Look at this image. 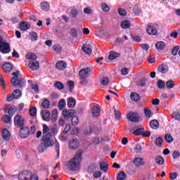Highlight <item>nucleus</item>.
I'll return each mask as SVG.
<instances>
[{
	"instance_id": "nucleus-43",
	"label": "nucleus",
	"mask_w": 180,
	"mask_h": 180,
	"mask_svg": "<svg viewBox=\"0 0 180 180\" xmlns=\"http://www.w3.org/2000/svg\"><path fill=\"white\" fill-rule=\"evenodd\" d=\"M65 101L64 99H60L58 103L59 109L63 110L65 107Z\"/></svg>"
},
{
	"instance_id": "nucleus-61",
	"label": "nucleus",
	"mask_w": 180,
	"mask_h": 180,
	"mask_svg": "<svg viewBox=\"0 0 180 180\" xmlns=\"http://www.w3.org/2000/svg\"><path fill=\"white\" fill-rule=\"evenodd\" d=\"M158 86L160 89H163L165 87V82L162 80L158 82Z\"/></svg>"
},
{
	"instance_id": "nucleus-8",
	"label": "nucleus",
	"mask_w": 180,
	"mask_h": 180,
	"mask_svg": "<svg viewBox=\"0 0 180 180\" xmlns=\"http://www.w3.org/2000/svg\"><path fill=\"white\" fill-rule=\"evenodd\" d=\"M29 134H30V133L27 127H23L20 129V136L21 139H26L28 137Z\"/></svg>"
},
{
	"instance_id": "nucleus-20",
	"label": "nucleus",
	"mask_w": 180,
	"mask_h": 180,
	"mask_svg": "<svg viewBox=\"0 0 180 180\" xmlns=\"http://www.w3.org/2000/svg\"><path fill=\"white\" fill-rule=\"evenodd\" d=\"M146 32L150 35H156L158 32L156 28L152 26H148V28H146Z\"/></svg>"
},
{
	"instance_id": "nucleus-60",
	"label": "nucleus",
	"mask_w": 180,
	"mask_h": 180,
	"mask_svg": "<svg viewBox=\"0 0 180 180\" xmlns=\"http://www.w3.org/2000/svg\"><path fill=\"white\" fill-rule=\"evenodd\" d=\"M141 135L143 137H149L150 136V132L149 131H144L143 129Z\"/></svg>"
},
{
	"instance_id": "nucleus-17",
	"label": "nucleus",
	"mask_w": 180,
	"mask_h": 180,
	"mask_svg": "<svg viewBox=\"0 0 180 180\" xmlns=\"http://www.w3.org/2000/svg\"><path fill=\"white\" fill-rule=\"evenodd\" d=\"M69 147L72 149H77L79 147V141L77 139H73L72 141H70V143H69Z\"/></svg>"
},
{
	"instance_id": "nucleus-2",
	"label": "nucleus",
	"mask_w": 180,
	"mask_h": 180,
	"mask_svg": "<svg viewBox=\"0 0 180 180\" xmlns=\"http://www.w3.org/2000/svg\"><path fill=\"white\" fill-rule=\"evenodd\" d=\"M82 150H79L76 155L68 162V167L70 171H77L82 161Z\"/></svg>"
},
{
	"instance_id": "nucleus-23",
	"label": "nucleus",
	"mask_w": 180,
	"mask_h": 180,
	"mask_svg": "<svg viewBox=\"0 0 180 180\" xmlns=\"http://www.w3.org/2000/svg\"><path fill=\"white\" fill-rule=\"evenodd\" d=\"M143 128L141 127V128H139L138 129H130V132L132 134H134L135 136H140V135H142L143 132Z\"/></svg>"
},
{
	"instance_id": "nucleus-35",
	"label": "nucleus",
	"mask_w": 180,
	"mask_h": 180,
	"mask_svg": "<svg viewBox=\"0 0 180 180\" xmlns=\"http://www.w3.org/2000/svg\"><path fill=\"white\" fill-rule=\"evenodd\" d=\"M50 129L51 131V134L52 136H56L58 134V130L56 124H53Z\"/></svg>"
},
{
	"instance_id": "nucleus-45",
	"label": "nucleus",
	"mask_w": 180,
	"mask_h": 180,
	"mask_svg": "<svg viewBox=\"0 0 180 180\" xmlns=\"http://www.w3.org/2000/svg\"><path fill=\"white\" fill-rule=\"evenodd\" d=\"M163 143V139L162 137H158L155 141V144L158 147H161Z\"/></svg>"
},
{
	"instance_id": "nucleus-14",
	"label": "nucleus",
	"mask_w": 180,
	"mask_h": 180,
	"mask_svg": "<svg viewBox=\"0 0 180 180\" xmlns=\"http://www.w3.org/2000/svg\"><path fill=\"white\" fill-rule=\"evenodd\" d=\"M158 70L159 72L162 74L167 73L169 71V67L167 65H160L158 68Z\"/></svg>"
},
{
	"instance_id": "nucleus-15",
	"label": "nucleus",
	"mask_w": 180,
	"mask_h": 180,
	"mask_svg": "<svg viewBox=\"0 0 180 180\" xmlns=\"http://www.w3.org/2000/svg\"><path fill=\"white\" fill-rule=\"evenodd\" d=\"M101 110L99 106H94L91 110V114L94 117H98L100 116Z\"/></svg>"
},
{
	"instance_id": "nucleus-37",
	"label": "nucleus",
	"mask_w": 180,
	"mask_h": 180,
	"mask_svg": "<svg viewBox=\"0 0 180 180\" xmlns=\"http://www.w3.org/2000/svg\"><path fill=\"white\" fill-rule=\"evenodd\" d=\"M30 115L32 117H35L37 115V109L34 106H32L30 109Z\"/></svg>"
},
{
	"instance_id": "nucleus-16",
	"label": "nucleus",
	"mask_w": 180,
	"mask_h": 180,
	"mask_svg": "<svg viewBox=\"0 0 180 180\" xmlns=\"http://www.w3.org/2000/svg\"><path fill=\"white\" fill-rule=\"evenodd\" d=\"M109 166L108 165L107 162L105 161H101L100 162V169L103 172H107Z\"/></svg>"
},
{
	"instance_id": "nucleus-42",
	"label": "nucleus",
	"mask_w": 180,
	"mask_h": 180,
	"mask_svg": "<svg viewBox=\"0 0 180 180\" xmlns=\"http://www.w3.org/2000/svg\"><path fill=\"white\" fill-rule=\"evenodd\" d=\"M155 161L158 165H162L164 163V159L162 156H157Z\"/></svg>"
},
{
	"instance_id": "nucleus-27",
	"label": "nucleus",
	"mask_w": 180,
	"mask_h": 180,
	"mask_svg": "<svg viewBox=\"0 0 180 180\" xmlns=\"http://www.w3.org/2000/svg\"><path fill=\"white\" fill-rule=\"evenodd\" d=\"M30 24L29 23H20L19 28L21 31H25V30H28L29 29H30Z\"/></svg>"
},
{
	"instance_id": "nucleus-26",
	"label": "nucleus",
	"mask_w": 180,
	"mask_h": 180,
	"mask_svg": "<svg viewBox=\"0 0 180 180\" xmlns=\"http://www.w3.org/2000/svg\"><path fill=\"white\" fill-rule=\"evenodd\" d=\"M130 98L132 101L137 102L140 100V95L136 93L132 92L131 93Z\"/></svg>"
},
{
	"instance_id": "nucleus-29",
	"label": "nucleus",
	"mask_w": 180,
	"mask_h": 180,
	"mask_svg": "<svg viewBox=\"0 0 180 180\" xmlns=\"http://www.w3.org/2000/svg\"><path fill=\"white\" fill-rule=\"evenodd\" d=\"M150 126L152 129H157L159 127H160V124H158V120H153L150 122Z\"/></svg>"
},
{
	"instance_id": "nucleus-1",
	"label": "nucleus",
	"mask_w": 180,
	"mask_h": 180,
	"mask_svg": "<svg viewBox=\"0 0 180 180\" xmlns=\"http://www.w3.org/2000/svg\"><path fill=\"white\" fill-rule=\"evenodd\" d=\"M51 133H48L42 137V143L38 146L39 153H43L47 148L54 146V141L51 139Z\"/></svg>"
},
{
	"instance_id": "nucleus-32",
	"label": "nucleus",
	"mask_w": 180,
	"mask_h": 180,
	"mask_svg": "<svg viewBox=\"0 0 180 180\" xmlns=\"http://www.w3.org/2000/svg\"><path fill=\"white\" fill-rule=\"evenodd\" d=\"M1 120L3 122L6 124H8L11 122V117L7 115H5L4 116L1 117Z\"/></svg>"
},
{
	"instance_id": "nucleus-18",
	"label": "nucleus",
	"mask_w": 180,
	"mask_h": 180,
	"mask_svg": "<svg viewBox=\"0 0 180 180\" xmlns=\"http://www.w3.org/2000/svg\"><path fill=\"white\" fill-rule=\"evenodd\" d=\"M120 56V53L111 51L109 53L108 59L110 60H115L116 58H117Z\"/></svg>"
},
{
	"instance_id": "nucleus-64",
	"label": "nucleus",
	"mask_w": 180,
	"mask_h": 180,
	"mask_svg": "<svg viewBox=\"0 0 180 180\" xmlns=\"http://www.w3.org/2000/svg\"><path fill=\"white\" fill-rule=\"evenodd\" d=\"M67 86H69L70 90H72L74 89L75 84L73 82L69 81L67 82Z\"/></svg>"
},
{
	"instance_id": "nucleus-50",
	"label": "nucleus",
	"mask_w": 180,
	"mask_h": 180,
	"mask_svg": "<svg viewBox=\"0 0 180 180\" xmlns=\"http://www.w3.org/2000/svg\"><path fill=\"white\" fill-rule=\"evenodd\" d=\"M49 105H50V103H49V100H47V99H44V102L41 103V106L44 108H49Z\"/></svg>"
},
{
	"instance_id": "nucleus-51",
	"label": "nucleus",
	"mask_w": 180,
	"mask_h": 180,
	"mask_svg": "<svg viewBox=\"0 0 180 180\" xmlns=\"http://www.w3.org/2000/svg\"><path fill=\"white\" fill-rule=\"evenodd\" d=\"M101 82L102 85L106 86L108 84H109L110 79L107 77H103V79H101Z\"/></svg>"
},
{
	"instance_id": "nucleus-49",
	"label": "nucleus",
	"mask_w": 180,
	"mask_h": 180,
	"mask_svg": "<svg viewBox=\"0 0 180 180\" xmlns=\"http://www.w3.org/2000/svg\"><path fill=\"white\" fill-rule=\"evenodd\" d=\"M79 123V119L78 117L74 116L72 117V124L73 126H77V124Z\"/></svg>"
},
{
	"instance_id": "nucleus-39",
	"label": "nucleus",
	"mask_w": 180,
	"mask_h": 180,
	"mask_svg": "<svg viewBox=\"0 0 180 180\" xmlns=\"http://www.w3.org/2000/svg\"><path fill=\"white\" fill-rule=\"evenodd\" d=\"M144 114L148 119H150V117L153 115V113L148 108H146L144 109Z\"/></svg>"
},
{
	"instance_id": "nucleus-3",
	"label": "nucleus",
	"mask_w": 180,
	"mask_h": 180,
	"mask_svg": "<svg viewBox=\"0 0 180 180\" xmlns=\"http://www.w3.org/2000/svg\"><path fill=\"white\" fill-rule=\"evenodd\" d=\"M19 73L20 72H15L11 73V75H14V77L11 79V82L14 86L24 88L26 84V81L24 79L19 77Z\"/></svg>"
},
{
	"instance_id": "nucleus-54",
	"label": "nucleus",
	"mask_w": 180,
	"mask_h": 180,
	"mask_svg": "<svg viewBox=\"0 0 180 180\" xmlns=\"http://www.w3.org/2000/svg\"><path fill=\"white\" fill-rule=\"evenodd\" d=\"M16 111V108L14 106H11L8 110V114L9 115H13L15 112Z\"/></svg>"
},
{
	"instance_id": "nucleus-34",
	"label": "nucleus",
	"mask_w": 180,
	"mask_h": 180,
	"mask_svg": "<svg viewBox=\"0 0 180 180\" xmlns=\"http://www.w3.org/2000/svg\"><path fill=\"white\" fill-rule=\"evenodd\" d=\"M101 9L103 12H109L110 7L106 3H101Z\"/></svg>"
},
{
	"instance_id": "nucleus-33",
	"label": "nucleus",
	"mask_w": 180,
	"mask_h": 180,
	"mask_svg": "<svg viewBox=\"0 0 180 180\" xmlns=\"http://www.w3.org/2000/svg\"><path fill=\"white\" fill-rule=\"evenodd\" d=\"M25 57L30 60H37V56L35 55L34 53H28Z\"/></svg>"
},
{
	"instance_id": "nucleus-46",
	"label": "nucleus",
	"mask_w": 180,
	"mask_h": 180,
	"mask_svg": "<svg viewBox=\"0 0 180 180\" xmlns=\"http://www.w3.org/2000/svg\"><path fill=\"white\" fill-rule=\"evenodd\" d=\"M165 139L167 143H172L174 141V138L170 134H166Z\"/></svg>"
},
{
	"instance_id": "nucleus-48",
	"label": "nucleus",
	"mask_w": 180,
	"mask_h": 180,
	"mask_svg": "<svg viewBox=\"0 0 180 180\" xmlns=\"http://www.w3.org/2000/svg\"><path fill=\"white\" fill-rule=\"evenodd\" d=\"M0 84L2 86V88H3V90L5 91V89H6V84H5L4 79V77H3L2 75H0Z\"/></svg>"
},
{
	"instance_id": "nucleus-58",
	"label": "nucleus",
	"mask_w": 180,
	"mask_h": 180,
	"mask_svg": "<svg viewBox=\"0 0 180 180\" xmlns=\"http://www.w3.org/2000/svg\"><path fill=\"white\" fill-rule=\"evenodd\" d=\"M29 180H39L38 174H31Z\"/></svg>"
},
{
	"instance_id": "nucleus-10",
	"label": "nucleus",
	"mask_w": 180,
	"mask_h": 180,
	"mask_svg": "<svg viewBox=\"0 0 180 180\" xmlns=\"http://www.w3.org/2000/svg\"><path fill=\"white\" fill-rule=\"evenodd\" d=\"M132 164H134L136 167H141L146 165V162L142 158H135L134 160H132Z\"/></svg>"
},
{
	"instance_id": "nucleus-41",
	"label": "nucleus",
	"mask_w": 180,
	"mask_h": 180,
	"mask_svg": "<svg viewBox=\"0 0 180 180\" xmlns=\"http://www.w3.org/2000/svg\"><path fill=\"white\" fill-rule=\"evenodd\" d=\"M155 46L157 50H163L165 48V43L163 41H158Z\"/></svg>"
},
{
	"instance_id": "nucleus-19",
	"label": "nucleus",
	"mask_w": 180,
	"mask_h": 180,
	"mask_svg": "<svg viewBox=\"0 0 180 180\" xmlns=\"http://www.w3.org/2000/svg\"><path fill=\"white\" fill-rule=\"evenodd\" d=\"M67 68V63L64 61H59L56 63V69L59 70H65Z\"/></svg>"
},
{
	"instance_id": "nucleus-47",
	"label": "nucleus",
	"mask_w": 180,
	"mask_h": 180,
	"mask_svg": "<svg viewBox=\"0 0 180 180\" xmlns=\"http://www.w3.org/2000/svg\"><path fill=\"white\" fill-rule=\"evenodd\" d=\"M30 22H36V23H43V22L40 20H37V18H36V17H34V15H31L30 16Z\"/></svg>"
},
{
	"instance_id": "nucleus-63",
	"label": "nucleus",
	"mask_w": 180,
	"mask_h": 180,
	"mask_svg": "<svg viewBox=\"0 0 180 180\" xmlns=\"http://www.w3.org/2000/svg\"><path fill=\"white\" fill-rule=\"evenodd\" d=\"M101 142V140L99 139L98 137H95L93 139L92 143L94 145H98Z\"/></svg>"
},
{
	"instance_id": "nucleus-13",
	"label": "nucleus",
	"mask_w": 180,
	"mask_h": 180,
	"mask_svg": "<svg viewBox=\"0 0 180 180\" xmlns=\"http://www.w3.org/2000/svg\"><path fill=\"white\" fill-rule=\"evenodd\" d=\"M28 67L32 70H37L39 68V61L30 60L29 62Z\"/></svg>"
},
{
	"instance_id": "nucleus-59",
	"label": "nucleus",
	"mask_w": 180,
	"mask_h": 180,
	"mask_svg": "<svg viewBox=\"0 0 180 180\" xmlns=\"http://www.w3.org/2000/svg\"><path fill=\"white\" fill-rule=\"evenodd\" d=\"M173 118H174L176 120H180V114L178 112H175L172 115Z\"/></svg>"
},
{
	"instance_id": "nucleus-40",
	"label": "nucleus",
	"mask_w": 180,
	"mask_h": 180,
	"mask_svg": "<svg viewBox=\"0 0 180 180\" xmlns=\"http://www.w3.org/2000/svg\"><path fill=\"white\" fill-rule=\"evenodd\" d=\"M42 127H43V130H42L43 134H50L49 131L51 129L49 127L48 125H46V124H44L42 125Z\"/></svg>"
},
{
	"instance_id": "nucleus-7",
	"label": "nucleus",
	"mask_w": 180,
	"mask_h": 180,
	"mask_svg": "<svg viewBox=\"0 0 180 180\" xmlns=\"http://www.w3.org/2000/svg\"><path fill=\"white\" fill-rule=\"evenodd\" d=\"M32 172L28 170H25L20 172L18 174V180H29L32 175Z\"/></svg>"
},
{
	"instance_id": "nucleus-62",
	"label": "nucleus",
	"mask_w": 180,
	"mask_h": 180,
	"mask_svg": "<svg viewBox=\"0 0 180 180\" xmlns=\"http://www.w3.org/2000/svg\"><path fill=\"white\" fill-rule=\"evenodd\" d=\"M121 27L124 30H127L130 27V24H129V23H121Z\"/></svg>"
},
{
	"instance_id": "nucleus-30",
	"label": "nucleus",
	"mask_w": 180,
	"mask_h": 180,
	"mask_svg": "<svg viewBox=\"0 0 180 180\" xmlns=\"http://www.w3.org/2000/svg\"><path fill=\"white\" fill-rule=\"evenodd\" d=\"M58 119V110L55 109L52 110L51 120L52 122H56Z\"/></svg>"
},
{
	"instance_id": "nucleus-28",
	"label": "nucleus",
	"mask_w": 180,
	"mask_h": 180,
	"mask_svg": "<svg viewBox=\"0 0 180 180\" xmlns=\"http://www.w3.org/2000/svg\"><path fill=\"white\" fill-rule=\"evenodd\" d=\"M82 49L87 54H91L92 51L91 46L89 44H84Z\"/></svg>"
},
{
	"instance_id": "nucleus-11",
	"label": "nucleus",
	"mask_w": 180,
	"mask_h": 180,
	"mask_svg": "<svg viewBox=\"0 0 180 180\" xmlns=\"http://www.w3.org/2000/svg\"><path fill=\"white\" fill-rule=\"evenodd\" d=\"M127 118L129 120L134 122H137L139 121V114L135 112H129L127 115Z\"/></svg>"
},
{
	"instance_id": "nucleus-57",
	"label": "nucleus",
	"mask_w": 180,
	"mask_h": 180,
	"mask_svg": "<svg viewBox=\"0 0 180 180\" xmlns=\"http://www.w3.org/2000/svg\"><path fill=\"white\" fill-rule=\"evenodd\" d=\"M70 15L71 16H72L73 18H75V16H77V15H78V11H77V9L75 8H72L70 11Z\"/></svg>"
},
{
	"instance_id": "nucleus-4",
	"label": "nucleus",
	"mask_w": 180,
	"mask_h": 180,
	"mask_svg": "<svg viewBox=\"0 0 180 180\" xmlns=\"http://www.w3.org/2000/svg\"><path fill=\"white\" fill-rule=\"evenodd\" d=\"M91 74V69L89 68L82 69L79 72V82L82 85L86 86L88 84V77Z\"/></svg>"
},
{
	"instance_id": "nucleus-24",
	"label": "nucleus",
	"mask_w": 180,
	"mask_h": 180,
	"mask_svg": "<svg viewBox=\"0 0 180 180\" xmlns=\"http://www.w3.org/2000/svg\"><path fill=\"white\" fill-rule=\"evenodd\" d=\"M11 96H13L14 99H19L22 96V92L19 89H15L13 91Z\"/></svg>"
},
{
	"instance_id": "nucleus-38",
	"label": "nucleus",
	"mask_w": 180,
	"mask_h": 180,
	"mask_svg": "<svg viewBox=\"0 0 180 180\" xmlns=\"http://www.w3.org/2000/svg\"><path fill=\"white\" fill-rule=\"evenodd\" d=\"M30 37L31 41H37L38 34L37 32H32L31 33H30Z\"/></svg>"
},
{
	"instance_id": "nucleus-6",
	"label": "nucleus",
	"mask_w": 180,
	"mask_h": 180,
	"mask_svg": "<svg viewBox=\"0 0 180 180\" xmlns=\"http://www.w3.org/2000/svg\"><path fill=\"white\" fill-rule=\"evenodd\" d=\"M14 125L16 127H22L25 125V118L21 115L18 114L14 117L13 119Z\"/></svg>"
},
{
	"instance_id": "nucleus-21",
	"label": "nucleus",
	"mask_w": 180,
	"mask_h": 180,
	"mask_svg": "<svg viewBox=\"0 0 180 180\" xmlns=\"http://www.w3.org/2000/svg\"><path fill=\"white\" fill-rule=\"evenodd\" d=\"M2 69L6 72H10L13 69V65L10 63H6L3 65Z\"/></svg>"
},
{
	"instance_id": "nucleus-9",
	"label": "nucleus",
	"mask_w": 180,
	"mask_h": 180,
	"mask_svg": "<svg viewBox=\"0 0 180 180\" xmlns=\"http://www.w3.org/2000/svg\"><path fill=\"white\" fill-rule=\"evenodd\" d=\"M63 115L65 120H68V119L74 117L75 110L65 109L63 110Z\"/></svg>"
},
{
	"instance_id": "nucleus-44",
	"label": "nucleus",
	"mask_w": 180,
	"mask_h": 180,
	"mask_svg": "<svg viewBox=\"0 0 180 180\" xmlns=\"http://www.w3.org/2000/svg\"><path fill=\"white\" fill-rule=\"evenodd\" d=\"M126 179V174L124 172H121L117 175V180H124Z\"/></svg>"
},
{
	"instance_id": "nucleus-31",
	"label": "nucleus",
	"mask_w": 180,
	"mask_h": 180,
	"mask_svg": "<svg viewBox=\"0 0 180 180\" xmlns=\"http://www.w3.org/2000/svg\"><path fill=\"white\" fill-rule=\"evenodd\" d=\"M41 9L45 11H50V5L47 2H42L41 4Z\"/></svg>"
},
{
	"instance_id": "nucleus-22",
	"label": "nucleus",
	"mask_w": 180,
	"mask_h": 180,
	"mask_svg": "<svg viewBox=\"0 0 180 180\" xmlns=\"http://www.w3.org/2000/svg\"><path fill=\"white\" fill-rule=\"evenodd\" d=\"M76 105V101L74 98L70 97L68 98V108H75Z\"/></svg>"
},
{
	"instance_id": "nucleus-5",
	"label": "nucleus",
	"mask_w": 180,
	"mask_h": 180,
	"mask_svg": "<svg viewBox=\"0 0 180 180\" xmlns=\"http://www.w3.org/2000/svg\"><path fill=\"white\" fill-rule=\"evenodd\" d=\"M0 51L2 53H8L11 51L10 44L4 41L3 37L0 36Z\"/></svg>"
},
{
	"instance_id": "nucleus-53",
	"label": "nucleus",
	"mask_w": 180,
	"mask_h": 180,
	"mask_svg": "<svg viewBox=\"0 0 180 180\" xmlns=\"http://www.w3.org/2000/svg\"><path fill=\"white\" fill-rule=\"evenodd\" d=\"M93 176L94 179H99L102 176V172H101L100 171H96L94 173Z\"/></svg>"
},
{
	"instance_id": "nucleus-56",
	"label": "nucleus",
	"mask_w": 180,
	"mask_h": 180,
	"mask_svg": "<svg viewBox=\"0 0 180 180\" xmlns=\"http://www.w3.org/2000/svg\"><path fill=\"white\" fill-rule=\"evenodd\" d=\"M53 50H55L56 52L60 53L62 50V47L60 45H53Z\"/></svg>"
},
{
	"instance_id": "nucleus-52",
	"label": "nucleus",
	"mask_w": 180,
	"mask_h": 180,
	"mask_svg": "<svg viewBox=\"0 0 180 180\" xmlns=\"http://www.w3.org/2000/svg\"><path fill=\"white\" fill-rule=\"evenodd\" d=\"M118 13L120 16H126V15L127 14L126 11L122 8H118Z\"/></svg>"
},
{
	"instance_id": "nucleus-55",
	"label": "nucleus",
	"mask_w": 180,
	"mask_h": 180,
	"mask_svg": "<svg viewBox=\"0 0 180 180\" xmlns=\"http://www.w3.org/2000/svg\"><path fill=\"white\" fill-rule=\"evenodd\" d=\"M55 87L57 88L59 90H61V89H63L64 88V86H63V84L60 82H57L55 84Z\"/></svg>"
},
{
	"instance_id": "nucleus-36",
	"label": "nucleus",
	"mask_w": 180,
	"mask_h": 180,
	"mask_svg": "<svg viewBox=\"0 0 180 180\" xmlns=\"http://www.w3.org/2000/svg\"><path fill=\"white\" fill-rule=\"evenodd\" d=\"M175 86V84H174V81H172V80H168L167 82H166V87L167 88V89H172V88H174Z\"/></svg>"
},
{
	"instance_id": "nucleus-25",
	"label": "nucleus",
	"mask_w": 180,
	"mask_h": 180,
	"mask_svg": "<svg viewBox=\"0 0 180 180\" xmlns=\"http://www.w3.org/2000/svg\"><path fill=\"white\" fill-rule=\"evenodd\" d=\"M42 118L46 122L50 120V112L47 110L42 111Z\"/></svg>"
},
{
	"instance_id": "nucleus-12",
	"label": "nucleus",
	"mask_w": 180,
	"mask_h": 180,
	"mask_svg": "<svg viewBox=\"0 0 180 180\" xmlns=\"http://www.w3.org/2000/svg\"><path fill=\"white\" fill-rule=\"evenodd\" d=\"M1 135H2V139H4L6 141H9L11 140V135L9 130L6 129H2Z\"/></svg>"
}]
</instances>
